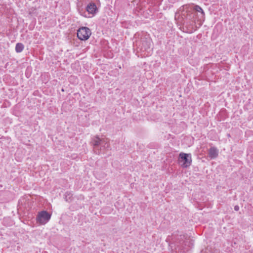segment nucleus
I'll use <instances>...</instances> for the list:
<instances>
[{
    "mask_svg": "<svg viewBox=\"0 0 253 253\" xmlns=\"http://www.w3.org/2000/svg\"><path fill=\"white\" fill-rule=\"evenodd\" d=\"M203 22L195 17V14L192 15V14L187 13L186 21L183 24L186 29V32L188 33H192L202 25Z\"/></svg>",
    "mask_w": 253,
    "mask_h": 253,
    "instance_id": "nucleus-1",
    "label": "nucleus"
},
{
    "mask_svg": "<svg viewBox=\"0 0 253 253\" xmlns=\"http://www.w3.org/2000/svg\"><path fill=\"white\" fill-rule=\"evenodd\" d=\"M179 163L183 168H187L190 166L192 162L191 155L180 153L179 157Z\"/></svg>",
    "mask_w": 253,
    "mask_h": 253,
    "instance_id": "nucleus-5",
    "label": "nucleus"
},
{
    "mask_svg": "<svg viewBox=\"0 0 253 253\" xmlns=\"http://www.w3.org/2000/svg\"><path fill=\"white\" fill-rule=\"evenodd\" d=\"M24 49V45L21 43H17L15 46V51L16 52L19 53L22 51Z\"/></svg>",
    "mask_w": 253,
    "mask_h": 253,
    "instance_id": "nucleus-11",
    "label": "nucleus"
},
{
    "mask_svg": "<svg viewBox=\"0 0 253 253\" xmlns=\"http://www.w3.org/2000/svg\"><path fill=\"white\" fill-rule=\"evenodd\" d=\"M86 10L89 14L92 15L95 14L98 11L95 3L92 1L89 2V3L87 4L86 6Z\"/></svg>",
    "mask_w": 253,
    "mask_h": 253,
    "instance_id": "nucleus-8",
    "label": "nucleus"
},
{
    "mask_svg": "<svg viewBox=\"0 0 253 253\" xmlns=\"http://www.w3.org/2000/svg\"><path fill=\"white\" fill-rule=\"evenodd\" d=\"M51 215L46 211L40 212L37 216V220L41 224H44L50 219Z\"/></svg>",
    "mask_w": 253,
    "mask_h": 253,
    "instance_id": "nucleus-7",
    "label": "nucleus"
},
{
    "mask_svg": "<svg viewBox=\"0 0 253 253\" xmlns=\"http://www.w3.org/2000/svg\"><path fill=\"white\" fill-rule=\"evenodd\" d=\"M218 155V151L214 147L210 148L209 150V156L211 159H214L217 157Z\"/></svg>",
    "mask_w": 253,
    "mask_h": 253,
    "instance_id": "nucleus-9",
    "label": "nucleus"
},
{
    "mask_svg": "<svg viewBox=\"0 0 253 253\" xmlns=\"http://www.w3.org/2000/svg\"><path fill=\"white\" fill-rule=\"evenodd\" d=\"M72 78H74V77H71L70 79L71 80Z\"/></svg>",
    "mask_w": 253,
    "mask_h": 253,
    "instance_id": "nucleus-13",
    "label": "nucleus"
},
{
    "mask_svg": "<svg viewBox=\"0 0 253 253\" xmlns=\"http://www.w3.org/2000/svg\"><path fill=\"white\" fill-rule=\"evenodd\" d=\"M91 34L90 30L86 27L80 28L77 32L78 38L82 41L87 40Z\"/></svg>",
    "mask_w": 253,
    "mask_h": 253,
    "instance_id": "nucleus-6",
    "label": "nucleus"
},
{
    "mask_svg": "<svg viewBox=\"0 0 253 253\" xmlns=\"http://www.w3.org/2000/svg\"><path fill=\"white\" fill-rule=\"evenodd\" d=\"M151 40L149 38L141 39V40L136 42L135 46L142 51L150 50L151 45Z\"/></svg>",
    "mask_w": 253,
    "mask_h": 253,
    "instance_id": "nucleus-4",
    "label": "nucleus"
},
{
    "mask_svg": "<svg viewBox=\"0 0 253 253\" xmlns=\"http://www.w3.org/2000/svg\"><path fill=\"white\" fill-rule=\"evenodd\" d=\"M108 142V140L107 138H100L98 136L95 137L92 140V144L94 148H97L98 147H100V150L99 151L98 154H100L102 150L109 149V145Z\"/></svg>",
    "mask_w": 253,
    "mask_h": 253,
    "instance_id": "nucleus-3",
    "label": "nucleus"
},
{
    "mask_svg": "<svg viewBox=\"0 0 253 253\" xmlns=\"http://www.w3.org/2000/svg\"><path fill=\"white\" fill-rule=\"evenodd\" d=\"M234 210L236 211H238L239 210V207L238 206H235L234 207Z\"/></svg>",
    "mask_w": 253,
    "mask_h": 253,
    "instance_id": "nucleus-12",
    "label": "nucleus"
},
{
    "mask_svg": "<svg viewBox=\"0 0 253 253\" xmlns=\"http://www.w3.org/2000/svg\"><path fill=\"white\" fill-rule=\"evenodd\" d=\"M185 5H183L182 6V7H181L179 9V11L176 12L175 13V18L177 17H178L179 16H180V12L181 11L182 13L181 14V18L182 19H186V17L187 16V13L186 12V10L185 9V10H183V7L185 6Z\"/></svg>",
    "mask_w": 253,
    "mask_h": 253,
    "instance_id": "nucleus-10",
    "label": "nucleus"
},
{
    "mask_svg": "<svg viewBox=\"0 0 253 253\" xmlns=\"http://www.w3.org/2000/svg\"><path fill=\"white\" fill-rule=\"evenodd\" d=\"M183 10H186V12L189 14H192V15L195 14V17L201 20V21H204L205 20V12L203 9L199 5H186L185 6L183 7Z\"/></svg>",
    "mask_w": 253,
    "mask_h": 253,
    "instance_id": "nucleus-2",
    "label": "nucleus"
}]
</instances>
